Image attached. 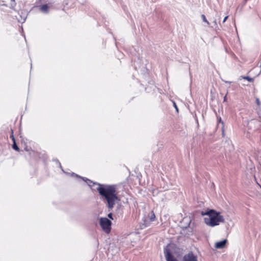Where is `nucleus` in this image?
Instances as JSON below:
<instances>
[{"label":"nucleus","mask_w":261,"mask_h":261,"mask_svg":"<svg viewBox=\"0 0 261 261\" xmlns=\"http://www.w3.org/2000/svg\"><path fill=\"white\" fill-rule=\"evenodd\" d=\"M173 105H174V108H175L176 111L178 112L177 107V106L176 105V103L174 102H173Z\"/></svg>","instance_id":"15"},{"label":"nucleus","mask_w":261,"mask_h":261,"mask_svg":"<svg viewBox=\"0 0 261 261\" xmlns=\"http://www.w3.org/2000/svg\"><path fill=\"white\" fill-rule=\"evenodd\" d=\"M11 137H12V140L13 141V144L12 145L13 149L15 150H16V151L19 150V148L17 146V144H16L15 140L14 137L13 135H12Z\"/></svg>","instance_id":"8"},{"label":"nucleus","mask_w":261,"mask_h":261,"mask_svg":"<svg viewBox=\"0 0 261 261\" xmlns=\"http://www.w3.org/2000/svg\"><path fill=\"white\" fill-rule=\"evenodd\" d=\"M72 176H75L78 177H81L80 176H79L78 175H77V174H75L74 173H73L72 174Z\"/></svg>","instance_id":"17"},{"label":"nucleus","mask_w":261,"mask_h":261,"mask_svg":"<svg viewBox=\"0 0 261 261\" xmlns=\"http://www.w3.org/2000/svg\"><path fill=\"white\" fill-rule=\"evenodd\" d=\"M155 214H154V213L153 212H152L151 215L150 217V220L151 221H153L155 220Z\"/></svg>","instance_id":"10"},{"label":"nucleus","mask_w":261,"mask_h":261,"mask_svg":"<svg viewBox=\"0 0 261 261\" xmlns=\"http://www.w3.org/2000/svg\"><path fill=\"white\" fill-rule=\"evenodd\" d=\"M201 215L207 216L204 218V221L207 226L210 227H215L219 225L220 223L225 222L224 217L220 212L214 210L207 209L205 212H202Z\"/></svg>","instance_id":"2"},{"label":"nucleus","mask_w":261,"mask_h":261,"mask_svg":"<svg viewBox=\"0 0 261 261\" xmlns=\"http://www.w3.org/2000/svg\"><path fill=\"white\" fill-rule=\"evenodd\" d=\"M82 178L91 187L97 185L96 190L99 195L103 197L107 201V207L111 210L114 207L116 201L119 199L115 185H101L93 182L87 178L84 177H82Z\"/></svg>","instance_id":"1"},{"label":"nucleus","mask_w":261,"mask_h":261,"mask_svg":"<svg viewBox=\"0 0 261 261\" xmlns=\"http://www.w3.org/2000/svg\"><path fill=\"white\" fill-rule=\"evenodd\" d=\"M201 17H202V20H203V21L205 22L207 24H210L209 22L207 20V19H206V17H205L204 15L202 14L201 15Z\"/></svg>","instance_id":"11"},{"label":"nucleus","mask_w":261,"mask_h":261,"mask_svg":"<svg viewBox=\"0 0 261 261\" xmlns=\"http://www.w3.org/2000/svg\"><path fill=\"white\" fill-rule=\"evenodd\" d=\"M100 225L102 230L107 233L110 232L111 229V221L106 217H101L99 219Z\"/></svg>","instance_id":"3"},{"label":"nucleus","mask_w":261,"mask_h":261,"mask_svg":"<svg viewBox=\"0 0 261 261\" xmlns=\"http://www.w3.org/2000/svg\"><path fill=\"white\" fill-rule=\"evenodd\" d=\"M214 23H215L216 25H217V23H216V20H215V21H214Z\"/></svg>","instance_id":"21"},{"label":"nucleus","mask_w":261,"mask_h":261,"mask_svg":"<svg viewBox=\"0 0 261 261\" xmlns=\"http://www.w3.org/2000/svg\"><path fill=\"white\" fill-rule=\"evenodd\" d=\"M224 82H225V83H228V84L231 83V82H229V81H224Z\"/></svg>","instance_id":"19"},{"label":"nucleus","mask_w":261,"mask_h":261,"mask_svg":"<svg viewBox=\"0 0 261 261\" xmlns=\"http://www.w3.org/2000/svg\"><path fill=\"white\" fill-rule=\"evenodd\" d=\"M228 17V16H226V17H224V18L223 20V23H224L226 21V20H227Z\"/></svg>","instance_id":"16"},{"label":"nucleus","mask_w":261,"mask_h":261,"mask_svg":"<svg viewBox=\"0 0 261 261\" xmlns=\"http://www.w3.org/2000/svg\"><path fill=\"white\" fill-rule=\"evenodd\" d=\"M256 102L257 105L259 106L260 105V102L258 98H256Z\"/></svg>","instance_id":"13"},{"label":"nucleus","mask_w":261,"mask_h":261,"mask_svg":"<svg viewBox=\"0 0 261 261\" xmlns=\"http://www.w3.org/2000/svg\"><path fill=\"white\" fill-rule=\"evenodd\" d=\"M182 261H197V259L192 252H189L184 255Z\"/></svg>","instance_id":"5"},{"label":"nucleus","mask_w":261,"mask_h":261,"mask_svg":"<svg viewBox=\"0 0 261 261\" xmlns=\"http://www.w3.org/2000/svg\"><path fill=\"white\" fill-rule=\"evenodd\" d=\"M219 122L222 123V124L223 125V122L222 121L221 118H219Z\"/></svg>","instance_id":"18"},{"label":"nucleus","mask_w":261,"mask_h":261,"mask_svg":"<svg viewBox=\"0 0 261 261\" xmlns=\"http://www.w3.org/2000/svg\"><path fill=\"white\" fill-rule=\"evenodd\" d=\"M108 217L110 219H112V220H113V217H112V213H110V214H109L108 215Z\"/></svg>","instance_id":"14"},{"label":"nucleus","mask_w":261,"mask_h":261,"mask_svg":"<svg viewBox=\"0 0 261 261\" xmlns=\"http://www.w3.org/2000/svg\"><path fill=\"white\" fill-rule=\"evenodd\" d=\"M51 5L49 6L48 4H44L39 6V10L43 13L47 14L49 12V10Z\"/></svg>","instance_id":"6"},{"label":"nucleus","mask_w":261,"mask_h":261,"mask_svg":"<svg viewBox=\"0 0 261 261\" xmlns=\"http://www.w3.org/2000/svg\"><path fill=\"white\" fill-rule=\"evenodd\" d=\"M226 100V96H225L224 97V101H225Z\"/></svg>","instance_id":"20"},{"label":"nucleus","mask_w":261,"mask_h":261,"mask_svg":"<svg viewBox=\"0 0 261 261\" xmlns=\"http://www.w3.org/2000/svg\"><path fill=\"white\" fill-rule=\"evenodd\" d=\"M242 78L243 79L247 80V81H248L250 82H252L254 81V79L253 78H251V77H250L247 76H243Z\"/></svg>","instance_id":"9"},{"label":"nucleus","mask_w":261,"mask_h":261,"mask_svg":"<svg viewBox=\"0 0 261 261\" xmlns=\"http://www.w3.org/2000/svg\"><path fill=\"white\" fill-rule=\"evenodd\" d=\"M226 243H227L226 240H224L220 241V242H217L215 243V248H216L217 249H222L225 247Z\"/></svg>","instance_id":"7"},{"label":"nucleus","mask_w":261,"mask_h":261,"mask_svg":"<svg viewBox=\"0 0 261 261\" xmlns=\"http://www.w3.org/2000/svg\"><path fill=\"white\" fill-rule=\"evenodd\" d=\"M10 1L12 3V4H11V7L14 8L16 5L15 0H10Z\"/></svg>","instance_id":"12"},{"label":"nucleus","mask_w":261,"mask_h":261,"mask_svg":"<svg viewBox=\"0 0 261 261\" xmlns=\"http://www.w3.org/2000/svg\"><path fill=\"white\" fill-rule=\"evenodd\" d=\"M164 254L166 258L167 261H177L176 258L171 253L170 249L168 246H166L164 248Z\"/></svg>","instance_id":"4"}]
</instances>
